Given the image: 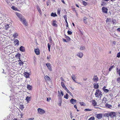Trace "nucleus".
<instances>
[{
  "label": "nucleus",
  "mask_w": 120,
  "mask_h": 120,
  "mask_svg": "<svg viewBox=\"0 0 120 120\" xmlns=\"http://www.w3.org/2000/svg\"><path fill=\"white\" fill-rule=\"evenodd\" d=\"M95 95V97L98 98H100L102 95V92L99 89L96 90Z\"/></svg>",
  "instance_id": "obj_1"
},
{
  "label": "nucleus",
  "mask_w": 120,
  "mask_h": 120,
  "mask_svg": "<svg viewBox=\"0 0 120 120\" xmlns=\"http://www.w3.org/2000/svg\"><path fill=\"white\" fill-rule=\"evenodd\" d=\"M15 14L20 19V21H22L24 19V17L20 14L17 12H16Z\"/></svg>",
  "instance_id": "obj_2"
},
{
  "label": "nucleus",
  "mask_w": 120,
  "mask_h": 120,
  "mask_svg": "<svg viewBox=\"0 0 120 120\" xmlns=\"http://www.w3.org/2000/svg\"><path fill=\"white\" fill-rule=\"evenodd\" d=\"M116 114L115 112H111L109 113V115L110 117L112 118H115L116 117Z\"/></svg>",
  "instance_id": "obj_3"
},
{
  "label": "nucleus",
  "mask_w": 120,
  "mask_h": 120,
  "mask_svg": "<svg viewBox=\"0 0 120 120\" xmlns=\"http://www.w3.org/2000/svg\"><path fill=\"white\" fill-rule=\"evenodd\" d=\"M37 110L38 112L40 114H43L45 112V111L44 110L40 108H38V109Z\"/></svg>",
  "instance_id": "obj_4"
},
{
  "label": "nucleus",
  "mask_w": 120,
  "mask_h": 120,
  "mask_svg": "<svg viewBox=\"0 0 120 120\" xmlns=\"http://www.w3.org/2000/svg\"><path fill=\"white\" fill-rule=\"evenodd\" d=\"M58 97L59 99L58 105L59 106H61V103L62 102V97L60 95L59 96L58 95Z\"/></svg>",
  "instance_id": "obj_5"
},
{
  "label": "nucleus",
  "mask_w": 120,
  "mask_h": 120,
  "mask_svg": "<svg viewBox=\"0 0 120 120\" xmlns=\"http://www.w3.org/2000/svg\"><path fill=\"white\" fill-rule=\"evenodd\" d=\"M102 11L104 13L107 14L108 10V8L105 7H103L102 8Z\"/></svg>",
  "instance_id": "obj_6"
},
{
  "label": "nucleus",
  "mask_w": 120,
  "mask_h": 120,
  "mask_svg": "<svg viewBox=\"0 0 120 120\" xmlns=\"http://www.w3.org/2000/svg\"><path fill=\"white\" fill-rule=\"evenodd\" d=\"M96 115V117L99 119H101L102 117V114L101 113L97 114Z\"/></svg>",
  "instance_id": "obj_7"
},
{
  "label": "nucleus",
  "mask_w": 120,
  "mask_h": 120,
  "mask_svg": "<svg viewBox=\"0 0 120 120\" xmlns=\"http://www.w3.org/2000/svg\"><path fill=\"white\" fill-rule=\"evenodd\" d=\"M70 102L71 103L74 104L76 103L77 100L73 98H71L70 101Z\"/></svg>",
  "instance_id": "obj_8"
},
{
  "label": "nucleus",
  "mask_w": 120,
  "mask_h": 120,
  "mask_svg": "<svg viewBox=\"0 0 120 120\" xmlns=\"http://www.w3.org/2000/svg\"><path fill=\"white\" fill-rule=\"evenodd\" d=\"M34 52L37 55H38L40 54L38 48H37L34 49Z\"/></svg>",
  "instance_id": "obj_9"
},
{
  "label": "nucleus",
  "mask_w": 120,
  "mask_h": 120,
  "mask_svg": "<svg viewBox=\"0 0 120 120\" xmlns=\"http://www.w3.org/2000/svg\"><path fill=\"white\" fill-rule=\"evenodd\" d=\"M46 65L47 67L48 68L49 70L50 71H52V69L51 68V66L50 64L49 63H47L46 64Z\"/></svg>",
  "instance_id": "obj_10"
},
{
  "label": "nucleus",
  "mask_w": 120,
  "mask_h": 120,
  "mask_svg": "<svg viewBox=\"0 0 120 120\" xmlns=\"http://www.w3.org/2000/svg\"><path fill=\"white\" fill-rule=\"evenodd\" d=\"M94 87L95 89H98L99 88V85L97 83H95L94 84Z\"/></svg>",
  "instance_id": "obj_11"
},
{
  "label": "nucleus",
  "mask_w": 120,
  "mask_h": 120,
  "mask_svg": "<svg viewBox=\"0 0 120 120\" xmlns=\"http://www.w3.org/2000/svg\"><path fill=\"white\" fill-rule=\"evenodd\" d=\"M94 81L95 82H97L98 81V79L97 75H94L93 78Z\"/></svg>",
  "instance_id": "obj_12"
},
{
  "label": "nucleus",
  "mask_w": 120,
  "mask_h": 120,
  "mask_svg": "<svg viewBox=\"0 0 120 120\" xmlns=\"http://www.w3.org/2000/svg\"><path fill=\"white\" fill-rule=\"evenodd\" d=\"M77 56L79 57L80 58H82V57L83 54L81 52H79L77 53Z\"/></svg>",
  "instance_id": "obj_13"
},
{
  "label": "nucleus",
  "mask_w": 120,
  "mask_h": 120,
  "mask_svg": "<svg viewBox=\"0 0 120 120\" xmlns=\"http://www.w3.org/2000/svg\"><path fill=\"white\" fill-rule=\"evenodd\" d=\"M56 22L57 21L56 20H53L52 23V24L53 26L55 27H57V25L56 23Z\"/></svg>",
  "instance_id": "obj_14"
},
{
  "label": "nucleus",
  "mask_w": 120,
  "mask_h": 120,
  "mask_svg": "<svg viewBox=\"0 0 120 120\" xmlns=\"http://www.w3.org/2000/svg\"><path fill=\"white\" fill-rule=\"evenodd\" d=\"M19 41L18 39H15V40L14 43L15 44V45H17V46H18L19 45Z\"/></svg>",
  "instance_id": "obj_15"
},
{
  "label": "nucleus",
  "mask_w": 120,
  "mask_h": 120,
  "mask_svg": "<svg viewBox=\"0 0 120 120\" xmlns=\"http://www.w3.org/2000/svg\"><path fill=\"white\" fill-rule=\"evenodd\" d=\"M19 49L20 51L22 52H24L25 50V48L22 46L20 47Z\"/></svg>",
  "instance_id": "obj_16"
},
{
  "label": "nucleus",
  "mask_w": 120,
  "mask_h": 120,
  "mask_svg": "<svg viewBox=\"0 0 120 120\" xmlns=\"http://www.w3.org/2000/svg\"><path fill=\"white\" fill-rule=\"evenodd\" d=\"M22 21L23 22V24L25 25L26 26H27V22L25 20V19H23V20H22V21Z\"/></svg>",
  "instance_id": "obj_17"
},
{
  "label": "nucleus",
  "mask_w": 120,
  "mask_h": 120,
  "mask_svg": "<svg viewBox=\"0 0 120 120\" xmlns=\"http://www.w3.org/2000/svg\"><path fill=\"white\" fill-rule=\"evenodd\" d=\"M25 76L27 78H28L30 74L29 73L27 72H25L24 74Z\"/></svg>",
  "instance_id": "obj_18"
},
{
  "label": "nucleus",
  "mask_w": 120,
  "mask_h": 120,
  "mask_svg": "<svg viewBox=\"0 0 120 120\" xmlns=\"http://www.w3.org/2000/svg\"><path fill=\"white\" fill-rule=\"evenodd\" d=\"M105 106L107 108L110 109H112V105L108 104H105Z\"/></svg>",
  "instance_id": "obj_19"
},
{
  "label": "nucleus",
  "mask_w": 120,
  "mask_h": 120,
  "mask_svg": "<svg viewBox=\"0 0 120 120\" xmlns=\"http://www.w3.org/2000/svg\"><path fill=\"white\" fill-rule=\"evenodd\" d=\"M71 78L75 82L76 81L75 79H76V77L74 75L72 74L71 76Z\"/></svg>",
  "instance_id": "obj_20"
},
{
  "label": "nucleus",
  "mask_w": 120,
  "mask_h": 120,
  "mask_svg": "<svg viewBox=\"0 0 120 120\" xmlns=\"http://www.w3.org/2000/svg\"><path fill=\"white\" fill-rule=\"evenodd\" d=\"M45 78L46 80L49 81L50 80V78L47 75H46L45 77Z\"/></svg>",
  "instance_id": "obj_21"
},
{
  "label": "nucleus",
  "mask_w": 120,
  "mask_h": 120,
  "mask_svg": "<svg viewBox=\"0 0 120 120\" xmlns=\"http://www.w3.org/2000/svg\"><path fill=\"white\" fill-rule=\"evenodd\" d=\"M87 18L86 17H84L83 19L84 22L86 24L87 23Z\"/></svg>",
  "instance_id": "obj_22"
},
{
  "label": "nucleus",
  "mask_w": 120,
  "mask_h": 120,
  "mask_svg": "<svg viewBox=\"0 0 120 120\" xmlns=\"http://www.w3.org/2000/svg\"><path fill=\"white\" fill-rule=\"evenodd\" d=\"M9 25L8 24H6L5 26V28L6 30L9 29Z\"/></svg>",
  "instance_id": "obj_23"
},
{
  "label": "nucleus",
  "mask_w": 120,
  "mask_h": 120,
  "mask_svg": "<svg viewBox=\"0 0 120 120\" xmlns=\"http://www.w3.org/2000/svg\"><path fill=\"white\" fill-rule=\"evenodd\" d=\"M21 56V55L19 53H17L15 55V57L17 58H18L20 59V56Z\"/></svg>",
  "instance_id": "obj_24"
},
{
  "label": "nucleus",
  "mask_w": 120,
  "mask_h": 120,
  "mask_svg": "<svg viewBox=\"0 0 120 120\" xmlns=\"http://www.w3.org/2000/svg\"><path fill=\"white\" fill-rule=\"evenodd\" d=\"M37 9L39 13L40 14H41V10L40 7L38 6L37 7Z\"/></svg>",
  "instance_id": "obj_25"
},
{
  "label": "nucleus",
  "mask_w": 120,
  "mask_h": 120,
  "mask_svg": "<svg viewBox=\"0 0 120 120\" xmlns=\"http://www.w3.org/2000/svg\"><path fill=\"white\" fill-rule=\"evenodd\" d=\"M30 97H28L27 96V97H26L25 100L26 101L28 102L29 101H30Z\"/></svg>",
  "instance_id": "obj_26"
},
{
  "label": "nucleus",
  "mask_w": 120,
  "mask_h": 120,
  "mask_svg": "<svg viewBox=\"0 0 120 120\" xmlns=\"http://www.w3.org/2000/svg\"><path fill=\"white\" fill-rule=\"evenodd\" d=\"M51 16H53V17H56L57 16L56 14L55 13H54L53 12H52L51 13Z\"/></svg>",
  "instance_id": "obj_27"
},
{
  "label": "nucleus",
  "mask_w": 120,
  "mask_h": 120,
  "mask_svg": "<svg viewBox=\"0 0 120 120\" xmlns=\"http://www.w3.org/2000/svg\"><path fill=\"white\" fill-rule=\"evenodd\" d=\"M111 19L109 18H107L106 20V23H107L108 22H111Z\"/></svg>",
  "instance_id": "obj_28"
},
{
  "label": "nucleus",
  "mask_w": 120,
  "mask_h": 120,
  "mask_svg": "<svg viewBox=\"0 0 120 120\" xmlns=\"http://www.w3.org/2000/svg\"><path fill=\"white\" fill-rule=\"evenodd\" d=\"M92 103L94 106H96L97 104V102L95 100L93 101Z\"/></svg>",
  "instance_id": "obj_29"
},
{
  "label": "nucleus",
  "mask_w": 120,
  "mask_h": 120,
  "mask_svg": "<svg viewBox=\"0 0 120 120\" xmlns=\"http://www.w3.org/2000/svg\"><path fill=\"white\" fill-rule=\"evenodd\" d=\"M65 38H66L67 40L68 41V42L70 41L71 39L68 36H66Z\"/></svg>",
  "instance_id": "obj_30"
},
{
  "label": "nucleus",
  "mask_w": 120,
  "mask_h": 120,
  "mask_svg": "<svg viewBox=\"0 0 120 120\" xmlns=\"http://www.w3.org/2000/svg\"><path fill=\"white\" fill-rule=\"evenodd\" d=\"M12 83V81L11 80H8V84L10 86V85H11Z\"/></svg>",
  "instance_id": "obj_31"
},
{
  "label": "nucleus",
  "mask_w": 120,
  "mask_h": 120,
  "mask_svg": "<svg viewBox=\"0 0 120 120\" xmlns=\"http://www.w3.org/2000/svg\"><path fill=\"white\" fill-rule=\"evenodd\" d=\"M27 89L29 90H31L32 88V86H31L28 85L27 86Z\"/></svg>",
  "instance_id": "obj_32"
},
{
  "label": "nucleus",
  "mask_w": 120,
  "mask_h": 120,
  "mask_svg": "<svg viewBox=\"0 0 120 120\" xmlns=\"http://www.w3.org/2000/svg\"><path fill=\"white\" fill-rule=\"evenodd\" d=\"M19 62V63L20 65H22L23 64V62L21 61V60H19L18 61Z\"/></svg>",
  "instance_id": "obj_33"
},
{
  "label": "nucleus",
  "mask_w": 120,
  "mask_h": 120,
  "mask_svg": "<svg viewBox=\"0 0 120 120\" xmlns=\"http://www.w3.org/2000/svg\"><path fill=\"white\" fill-rule=\"evenodd\" d=\"M117 71L119 76H120V68L118 70V68H117Z\"/></svg>",
  "instance_id": "obj_34"
},
{
  "label": "nucleus",
  "mask_w": 120,
  "mask_h": 120,
  "mask_svg": "<svg viewBox=\"0 0 120 120\" xmlns=\"http://www.w3.org/2000/svg\"><path fill=\"white\" fill-rule=\"evenodd\" d=\"M61 85L63 88H64V87H65L64 83V82H61Z\"/></svg>",
  "instance_id": "obj_35"
},
{
  "label": "nucleus",
  "mask_w": 120,
  "mask_h": 120,
  "mask_svg": "<svg viewBox=\"0 0 120 120\" xmlns=\"http://www.w3.org/2000/svg\"><path fill=\"white\" fill-rule=\"evenodd\" d=\"M80 49L81 50H84L85 49V48L84 46H81L80 47Z\"/></svg>",
  "instance_id": "obj_36"
},
{
  "label": "nucleus",
  "mask_w": 120,
  "mask_h": 120,
  "mask_svg": "<svg viewBox=\"0 0 120 120\" xmlns=\"http://www.w3.org/2000/svg\"><path fill=\"white\" fill-rule=\"evenodd\" d=\"M18 34L17 33H16L14 34L13 36L14 38H16L18 36Z\"/></svg>",
  "instance_id": "obj_37"
},
{
  "label": "nucleus",
  "mask_w": 120,
  "mask_h": 120,
  "mask_svg": "<svg viewBox=\"0 0 120 120\" xmlns=\"http://www.w3.org/2000/svg\"><path fill=\"white\" fill-rule=\"evenodd\" d=\"M79 103L80 104V105L82 106H84L85 105L84 103L83 102H80Z\"/></svg>",
  "instance_id": "obj_38"
},
{
  "label": "nucleus",
  "mask_w": 120,
  "mask_h": 120,
  "mask_svg": "<svg viewBox=\"0 0 120 120\" xmlns=\"http://www.w3.org/2000/svg\"><path fill=\"white\" fill-rule=\"evenodd\" d=\"M95 117L94 116H92L88 120H94Z\"/></svg>",
  "instance_id": "obj_39"
},
{
  "label": "nucleus",
  "mask_w": 120,
  "mask_h": 120,
  "mask_svg": "<svg viewBox=\"0 0 120 120\" xmlns=\"http://www.w3.org/2000/svg\"><path fill=\"white\" fill-rule=\"evenodd\" d=\"M61 9L60 8H58L57 10V13L58 14L60 15V13Z\"/></svg>",
  "instance_id": "obj_40"
},
{
  "label": "nucleus",
  "mask_w": 120,
  "mask_h": 120,
  "mask_svg": "<svg viewBox=\"0 0 120 120\" xmlns=\"http://www.w3.org/2000/svg\"><path fill=\"white\" fill-rule=\"evenodd\" d=\"M64 98L67 99H68V94H66V95L64 96Z\"/></svg>",
  "instance_id": "obj_41"
},
{
  "label": "nucleus",
  "mask_w": 120,
  "mask_h": 120,
  "mask_svg": "<svg viewBox=\"0 0 120 120\" xmlns=\"http://www.w3.org/2000/svg\"><path fill=\"white\" fill-rule=\"evenodd\" d=\"M82 1V3L84 6H86L87 5V4L86 2H85L84 1Z\"/></svg>",
  "instance_id": "obj_42"
},
{
  "label": "nucleus",
  "mask_w": 120,
  "mask_h": 120,
  "mask_svg": "<svg viewBox=\"0 0 120 120\" xmlns=\"http://www.w3.org/2000/svg\"><path fill=\"white\" fill-rule=\"evenodd\" d=\"M112 22L113 24H115L116 23V20L115 19H112Z\"/></svg>",
  "instance_id": "obj_43"
},
{
  "label": "nucleus",
  "mask_w": 120,
  "mask_h": 120,
  "mask_svg": "<svg viewBox=\"0 0 120 120\" xmlns=\"http://www.w3.org/2000/svg\"><path fill=\"white\" fill-rule=\"evenodd\" d=\"M106 4V3L104 2H102L101 3V5L102 6H105Z\"/></svg>",
  "instance_id": "obj_44"
},
{
  "label": "nucleus",
  "mask_w": 120,
  "mask_h": 120,
  "mask_svg": "<svg viewBox=\"0 0 120 120\" xmlns=\"http://www.w3.org/2000/svg\"><path fill=\"white\" fill-rule=\"evenodd\" d=\"M11 8L14 10L16 11L17 9L16 8H15L14 6H12L11 7Z\"/></svg>",
  "instance_id": "obj_45"
},
{
  "label": "nucleus",
  "mask_w": 120,
  "mask_h": 120,
  "mask_svg": "<svg viewBox=\"0 0 120 120\" xmlns=\"http://www.w3.org/2000/svg\"><path fill=\"white\" fill-rule=\"evenodd\" d=\"M114 66L113 65L112 66H111L110 67V68L109 69V71H110L113 68V67H114Z\"/></svg>",
  "instance_id": "obj_46"
},
{
  "label": "nucleus",
  "mask_w": 120,
  "mask_h": 120,
  "mask_svg": "<svg viewBox=\"0 0 120 120\" xmlns=\"http://www.w3.org/2000/svg\"><path fill=\"white\" fill-rule=\"evenodd\" d=\"M50 0H47L46 2L47 5V6H48L50 3Z\"/></svg>",
  "instance_id": "obj_47"
},
{
  "label": "nucleus",
  "mask_w": 120,
  "mask_h": 120,
  "mask_svg": "<svg viewBox=\"0 0 120 120\" xmlns=\"http://www.w3.org/2000/svg\"><path fill=\"white\" fill-rule=\"evenodd\" d=\"M67 33L69 35H71L72 34V32L69 31H68L67 32Z\"/></svg>",
  "instance_id": "obj_48"
},
{
  "label": "nucleus",
  "mask_w": 120,
  "mask_h": 120,
  "mask_svg": "<svg viewBox=\"0 0 120 120\" xmlns=\"http://www.w3.org/2000/svg\"><path fill=\"white\" fill-rule=\"evenodd\" d=\"M92 110L90 109H86L84 110V111H90Z\"/></svg>",
  "instance_id": "obj_49"
},
{
  "label": "nucleus",
  "mask_w": 120,
  "mask_h": 120,
  "mask_svg": "<svg viewBox=\"0 0 120 120\" xmlns=\"http://www.w3.org/2000/svg\"><path fill=\"white\" fill-rule=\"evenodd\" d=\"M117 57L118 58L120 57V52H118L117 54Z\"/></svg>",
  "instance_id": "obj_50"
},
{
  "label": "nucleus",
  "mask_w": 120,
  "mask_h": 120,
  "mask_svg": "<svg viewBox=\"0 0 120 120\" xmlns=\"http://www.w3.org/2000/svg\"><path fill=\"white\" fill-rule=\"evenodd\" d=\"M104 91L105 92L107 93V92H109V90L108 89H105V90H104Z\"/></svg>",
  "instance_id": "obj_51"
},
{
  "label": "nucleus",
  "mask_w": 120,
  "mask_h": 120,
  "mask_svg": "<svg viewBox=\"0 0 120 120\" xmlns=\"http://www.w3.org/2000/svg\"><path fill=\"white\" fill-rule=\"evenodd\" d=\"M67 15H65L63 16V17L64 19L65 20H67Z\"/></svg>",
  "instance_id": "obj_52"
},
{
  "label": "nucleus",
  "mask_w": 120,
  "mask_h": 120,
  "mask_svg": "<svg viewBox=\"0 0 120 120\" xmlns=\"http://www.w3.org/2000/svg\"><path fill=\"white\" fill-rule=\"evenodd\" d=\"M63 41H64V42H68V41H67V40H66V39H64V38H63Z\"/></svg>",
  "instance_id": "obj_53"
},
{
  "label": "nucleus",
  "mask_w": 120,
  "mask_h": 120,
  "mask_svg": "<svg viewBox=\"0 0 120 120\" xmlns=\"http://www.w3.org/2000/svg\"><path fill=\"white\" fill-rule=\"evenodd\" d=\"M60 93L62 96H63L64 95V94L63 91L61 90L60 91Z\"/></svg>",
  "instance_id": "obj_54"
},
{
  "label": "nucleus",
  "mask_w": 120,
  "mask_h": 120,
  "mask_svg": "<svg viewBox=\"0 0 120 120\" xmlns=\"http://www.w3.org/2000/svg\"><path fill=\"white\" fill-rule=\"evenodd\" d=\"M50 47H51V46H50V45L49 43H48V49H49V48L50 49Z\"/></svg>",
  "instance_id": "obj_55"
},
{
  "label": "nucleus",
  "mask_w": 120,
  "mask_h": 120,
  "mask_svg": "<svg viewBox=\"0 0 120 120\" xmlns=\"http://www.w3.org/2000/svg\"><path fill=\"white\" fill-rule=\"evenodd\" d=\"M117 81L118 82H120V77L117 79Z\"/></svg>",
  "instance_id": "obj_56"
},
{
  "label": "nucleus",
  "mask_w": 120,
  "mask_h": 120,
  "mask_svg": "<svg viewBox=\"0 0 120 120\" xmlns=\"http://www.w3.org/2000/svg\"><path fill=\"white\" fill-rule=\"evenodd\" d=\"M60 79L62 81H64V80L63 78L62 77H61L60 78Z\"/></svg>",
  "instance_id": "obj_57"
},
{
  "label": "nucleus",
  "mask_w": 120,
  "mask_h": 120,
  "mask_svg": "<svg viewBox=\"0 0 120 120\" xmlns=\"http://www.w3.org/2000/svg\"><path fill=\"white\" fill-rule=\"evenodd\" d=\"M49 40H50V42H51V41H52L51 37H49Z\"/></svg>",
  "instance_id": "obj_58"
},
{
  "label": "nucleus",
  "mask_w": 120,
  "mask_h": 120,
  "mask_svg": "<svg viewBox=\"0 0 120 120\" xmlns=\"http://www.w3.org/2000/svg\"><path fill=\"white\" fill-rule=\"evenodd\" d=\"M106 88V87L105 86H104L103 87V88H102V89H103V91H104V90H105V89H105Z\"/></svg>",
  "instance_id": "obj_59"
},
{
  "label": "nucleus",
  "mask_w": 120,
  "mask_h": 120,
  "mask_svg": "<svg viewBox=\"0 0 120 120\" xmlns=\"http://www.w3.org/2000/svg\"><path fill=\"white\" fill-rule=\"evenodd\" d=\"M64 88L65 89V90H66V91H67V90H68V89L66 86Z\"/></svg>",
  "instance_id": "obj_60"
},
{
  "label": "nucleus",
  "mask_w": 120,
  "mask_h": 120,
  "mask_svg": "<svg viewBox=\"0 0 120 120\" xmlns=\"http://www.w3.org/2000/svg\"><path fill=\"white\" fill-rule=\"evenodd\" d=\"M75 82H76V83H77L78 84H81V82H78L77 81H75Z\"/></svg>",
  "instance_id": "obj_61"
},
{
  "label": "nucleus",
  "mask_w": 120,
  "mask_h": 120,
  "mask_svg": "<svg viewBox=\"0 0 120 120\" xmlns=\"http://www.w3.org/2000/svg\"><path fill=\"white\" fill-rule=\"evenodd\" d=\"M117 31L120 32V28H118L117 29Z\"/></svg>",
  "instance_id": "obj_62"
},
{
  "label": "nucleus",
  "mask_w": 120,
  "mask_h": 120,
  "mask_svg": "<svg viewBox=\"0 0 120 120\" xmlns=\"http://www.w3.org/2000/svg\"><path fill=\"white\" fill-rule=\"evenodd\" d=\"M20 107L21 109H22L24 108V106L23 105H22V106Z\"/></svg>",
  "instance_id": "obj_63"
},
{
  "label": "nucleus",
  "mask_w": 120,
  "mask_h": 120,
  "mask_svg": "<svg viewBox=\"0 0 120 120\" xmlns=\"http://www.w3.org/2000/svg\"><path fill=\"white\" fill-rule=\"evenodd\" d=\"M74 107L76 109H77V106H76V105H74Z\"/></svg>",
  "instance_id": "obj_64"
}]
</instances>
